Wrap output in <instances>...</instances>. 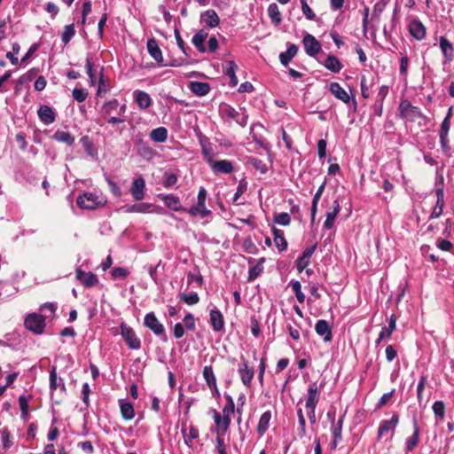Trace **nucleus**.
<instances>
[{"instance_id": "nucleus-38", "label": "nucleus", "mask_w": 454, "mask_h": 454, "mask_svg": "<svg viewBox=\"0 0 454 454\" xmlns=\"http://www.w3.org/2000/svg\"><path fill=\"white\" fill-rule=\"evenodd\" d=\"M265 262V258H260L256 264L252 265L248 270V277L247 280L249 282L254 281L256 279L263 271V263Z\"/></svg>"}, {"instance_id": "nucleus-36", "label": "nucleus", "mask_w": 454, "mask_h": 454, "mask_svg": "<svg viewBox=\"0 0 454 454\" xmlns=\"http://www.w3.org/2000/svg\"><path fill=\"white\" fill-rule=\"evenodd\" d=\"M59 387H61L63 391L66 390L63 380L61 378H58L57 376L56 366H52L50 372V389L51 393L55 391Z\"/></svg>"}, {"instance_id": "nucleus-48", "label": "nucleus", "mask_w": 454, "mask_h": 454, "mask_svg": "<svg viewBox=\"0 0 454 454\" xmlns=\"http://www.w3.org/2000/svg\"><path fill=\"white\" fill-rule=\"evenodd\" d=\"M28 401V398H27L25 395H20L19 397V405L21 411V419L24 421H27L29 419Z\"/></svg>"}, {"instance_id": "nucleus-6", "label": "nucleus", "mask_w": 454, "mask_h": 454, "mask_svg": "<svg viewBox=\"0 0 454 454\" xmlns=\"http://www.w3.org/2000/svg\"><path fill=\"white\" fill-rule=\"evenodd\" d=\"M206 199L207 191L204 187H200L197 197V204L191 207V208L188 210L189 214L192 215H200L201 218L210 215L211 211L206 208Z\"/></svg>"}, {"instance_id": "nucleus-49", "label": "nucleus", "mask_w": 454, "mask_h": 454, "mask_svg": "<svg viewBox=\"0 0 454 454\" xmlns=\"http://www.w3.org/2000/svg\"><path fill=\"white\" fill-rule=\"evenodd\" d=\"M75 35V28L74 24L65 26L64 31L61 35V41L65 45L69 43L73 36Z\"/></svg>"}, {"instance_id": "nucleus-50", "label": "nucleus", "mask_w": 454, "mask_h": 454, "mask_svg": "<svg viewBox=\"0 0 454 454\" xmlns=\"http://www.w3.org/2000/svg\"><path fill=\"white\" fill-rule=\"evenodd\" d=\"M200 145L201 146V153L204 158L207 160V158L212 157L213 152L208 138L206 137H200Z\"/></svg>"}, {"instance_id": "nucleus-18", "label": "nucleus", "mask_w": 454, "mask_h": 454, "mask_svg": "<svg viewBox=\"0 0 454 454\" xmlns=\"http://www.w3.org/2000/svg\"><path fill=\"white\" fill-rule=\"evenodd\" d=\"M209 322L215 332H222L224 329V319L222 312L214 309L209 313Z\"/></svg>"}, {"instance_id": "nucleus-3", "label": "nucleus", "mask_w": 454, "mask_h": 454, "mask_svg": "<svg viewBox=\"0 0 454 454\" xmlns=\"http://www.w3.org/2000/svg\"><path fill=\"white\" fill-rule=\"evenodd\" d=\"M144 325L150 329L155 335L159 336L164 342L168 340L164 325L158 320L153 312L145 315Z\"/></svg>"}, {"instance_id": "nucleus-57", "label": "nucleus", "mask_w": 454, "mask_h": 454, "mask_svg": "<svg viewBox=\"0 0 454 454\" xmlns=\"http://www.w3.org/2000/svg\"><path fill=\"white\" fill-rule=\"evenodd\" d=\"M301 5V11L304 16L309 20H316V14L314 13L313 10L309 6L306 0H300Z\"/></svg>"}, {"instance_id": "nucleus-34", "label": "nucleus", "mask_w": 454, "mask_h": 454, "mask_svg": "<svg viewBox=\"0 0 454 454\" xmlns=\"http://www.w3.org/2000/svg\"><path fill=\"white\" fill-rule=\"evenodd\" d=\"M161 200L164 201L165 205L174 210V211H179L182 209V204L180 202V200L177 196L173 194H168V195H160Z\"/></svg>"}, {"instance_id": "nucleus-62", "label": "nucleus", "mask_w": 454, "mask_h": 454, "mask_svg": "<svg viewBox=\"0 0 454 454\" xmlns=\"http://www.w3.org/2000/svg\"><path fill=\"white\" fill-rule=\"evenodd\" d=\"M242 247L245 252H247L248 254H255L258 251L257 247L250 239H246L243 241Z\"/></svg>"}, {"instance_id": "nucleus-56", "label": "nucleus", "mask_w": 454, "mask_h": 454, "mask_svg": "<svg viewBox=\"0 0 454 454\" xmlns=\"http://www.w3.org/2000/svg\"><path fill=\"white\" fill-rule=\"evenodd\" d=\"M433 411L435 417L443 419L445 415V404L442 401H436L433 404Z\"/></svg>"}, {"instance_id": "nucleus-14", "label": "nucleus", "mask_w": 454, "mask_h": 454, "mask_svg": "<svg viewBox=\"0 0 454 454\" xmlns=\"http://www.w3.org/2000/svg\"><path fill=\"white\" fill-rule=\"evenodd\" d=\"M319 402V392L316 382L309 384L307 395H306V403L305 407L308 410H313V408H317V405Z\"/></svg>"}, {"instance_id": "nucleus-32", "label": "nucleus", "mask_w": 454, "mask_h": 454, "mask_svg": "<svg viewBox=\"0 0 454 454\" xmlns=\"http://www.w3.org/2000/svg\"><path fill=\"white\" fill-rule=\"evenodd\" d=\"M324 66L326 69L335 74L339 73L343 67L340 59L333 55H328L326 57Z\"/></svg>"}, {"instance_id": "nucleus-17", "label": "nucleus", "mask_w": 454, "mask_h": 454, "mask_svg": "<svg viewBox=\"0 0 454 454\" xmlns=\"http://www.w3.org/2000/svg\"><path fill=\"white\" fill-rule=\"evenodd\" d=\"M316 333L323 337L325 342L331 341L333 339L332 327L326 320L320 319L315 325Z\"/></svg>"}, {"instance_id": "nucleus-61", "label": "nucleus", "mask_w": 454, "mask_h": 454, "mask_svg": "<svg viewBox=\"0 0 454 454\" xmlns=\"http://www.w3.org/2000/svg\"><path fill=\"white\" fill-rule=\"evenodd\" d=\"M72 94L74 98L79 103L85 101L88 97V91L85 89L74 88L72 91Z\"/></svg>"}, {"instance_id": "nucleus-12", "label": "nucleus", "mask_w": 454, "mask_h": 454, "mask_svg": "<svg viewBox=\"0 0 454 454\" xmlns=\"http://www.w3.org/2000/svg\"><path fill=\"white\" fill-rule=\"evenodd\" d=\"M238 371L242 383L249 387L254 376V370L249 366L248 362L243 356H241V364Z\"/></svg>"}, {"instance_id": "nucleus-7", "label": "nucleus", "mask_w": 454, "mask_h": 454, "mask_svg": "<svg viewBox=\"0 0 454 454\" xmlns=\"http://www.w3.org/2000/svg\"><path fill=\"white\" fill-rule=\"evenodd\" d=\"M121 335L124 339L126 344L130 349H139L141 347V340L137 336L134 330L126 323H121L120 325Z\"/></svg>"}, {"instance_id": "nucleus-19", "label": "nucleus", "mask_w": 454, "mask_h": 454, "mask_svg": "<svg viewBox=\"0 0 454 454\" xmlns=\"http://www.w3.org/2000/svg\"><path fill=\"white\" fill-rule=\"evenodd\" d=\"M214 420L218 430V434L223 435L231 425L230 416L224 414L221 416L219 412L214 411Z\"/></svg>"}, {"instance_id": "nucleus-8", "label": "nucleus", "mask_w": 454, "mask_h": 454, "mask_svg": "<svg viewBox=\"0 0 454 454\" xmlns=\"http://www.w3.org/2000/svg\"><path fill=\"white\" fill-rule=\"evenodd\" d=\"M399 423V416L394 413L390 419H384L380 423L378 428V440H380L386 434L390 433V439H392L395 430Z\"/></svg>"}, {"instance_id": "nucleus-64", "label": "nucleus", "mask_w": 454, "mask_h": 454, "mask_svg": "<svg viewBox=\"0 0 454 454\" xmlns=\"http://www.w3.org/2000/svg\"><path fill=\"white\" fill-rule=\"evenodd\" d=\"M290 215L287 213H280L275 215L274 222L279 225H288L290 223Z\"/></svg>"}, {"instance_id": "nucleus-58", "label": "nucleus", "mask_w": 454, "mask_h": 454, "mask_svg": "<svg viewBox=\"0 0 454 454\" xmlns=\"http://www.w3.org/2000/svg\"><path fill=\"white\" fill-rule=\"evenodd\" d=\"M247 183L245 179L239 181V184L237 187V191L232 198V202L236 204H239L238 202L239 197L247 191Z\"/></svg>"}, {"instance_id": "nucleus-11", "label": "nucleus", "mask_w": 454, "mask_h": 454, "mask_svg": "<svg viewBox=\"0 0 454 454\" xmlns=\"http://www.w3.org/2000/svg\"><path fill=\"white\" fill-rule=\"evenodd\" d=\"M306 53L309 57H315L322 50L320 43L310 34H306L302 39Z\"/></svg>"}, {"instance_id": "nucleus-30", "label": "nucleus", "mask_w": 454, "mask_h": 454, "mask_svg": "<svg viewBox=\"0 0 454 454\" xmlns=\"http://www.w3.org/2000/svg\"><path fill=\"white\" fill-rule=\"evenodd\" d=\"M330 91L335 98L342 102L346 104L350 102L349 95L338 82H332L330 84Z\"/></svg>"}, {"instance_id": "nucleus-53", "label": "nucleus", "mask_w": 454, "mask_h": 454, "mask_svg": "<svg viewBox=\"0 0 454 454\" xmlns=\"http://www.w3.org/2000/svg\"><path fill=\"white\" fill-rule=\"evenodd\" d=\"M180 300L188 305H194L200 301V297L197 293L181 294Z\"/></svg>"}, {"instance_id": "nucleus-15", "label": "nucleus", "mask_w": 454, "mask_h": 454, "mask_svg": "<svg viewBox=\"0 0 454 454\" xmlns=\"http://www.w3.org/2000/svg\"><path fill=\"white\" fill-rule=\"evenodd\" d=\"M409 32L411 36L420 41L426 37V27L419 19H413L409 24Z\"/></svg>"}, {"instance_id": "nucleus-31", "label": "nucleus", "mask_w": 454, "mask_h": 454, "mask_svg": "<svg viewBox=\"0 0 454 454\" xmlns=\"http://www.w3.org/2000/svg\"><path fill=\"white\" fill-rule=\"evenodd\" d=\"M440 48L448 61H451L454 56V47L452 43L444 36L440 37Z\"/></svg>"}, {"instance_id": "nucleus-9", "label": "nucleus", "mask_w": 454, "mask_h": 454, "mask_svg": "<svg viewBox=\"0 0 454 454\" xmlns=\"http://www.w3.org/2000/svg\"><path fill=\"white\" fill-rule=\"evenodd\" d=\"M207 163L215 174H230L233 171V165L228 160H215L213 157H209Z\"/></svg>"}, {"instance_id": "nucleus-59", "label": "nucleus", "mask_w": 454, "mask_h": 454, "mask_svg": "<svg viewBox=\"0 0 454 454\" xmlns=\"http://www.w3.org/2000/svg\"><path fill=\"white\" fill-rule=\"evenodd\" d=\"M387 4V2H384L383 0H380L378 3H376L373 7L372 19L379 20Z\"/></svg>"}, {"instance_id": "nucleus-27", "label": "nucleus", "mask_w": 454, "mask_h": 454, "mask_svg": "<svg viewBox=\"0 0 454 454\" xmlns=\"http://www.w3.org/2000/svg\"><path fill=\"white\" fill-rule=\"evenodd\" d=\"M436 203L431 214V218H436L442 213L444 206V191L443 188H437L435 190Z\"/></svg>"}, {"instance_id": "nucleus-63", "label": "nucleus", "mask_w": 454, "mask_h": 454, "mask_svg": "<svg viewBox=\"0 0 454 454\" xmlns=\"http://www.w3.org/2000/svg\"><path fill=\"white\" fill-rule=\"evenodd\" d=\"M224 74L231 77L235 75L236 70L238 69V66L233 60L226 61L223 65Z\"/></svg>"}, {"instance_id": "nucleus-47", "label": "nucleus", "mask_w": 454, "mask_h": 454, "mask_svg": "<svg viewBox=\"0 0 454 454\" xmlns=\"http://www.w3.org/2000/svg\"><path fill=\"white\" fill-rule=\"evenodd\" d=\"M289 286L292 287L297 301L303 303L305 301V294L301 291V283L298 280H291Z\"/></svg>"}, {"instance_id": "nucleus-10", "label": "nucleus", "mask_w": 454, "mask_h": 454, "mask_svg": "<svg viewBox=\"0 0 454 454\" xmlns=\"http://www.w3.org/2000/svg\"><path fill=\"white\" fill-rule=\"evenodd\" d=\"M76 279L85 287L90 288L98 283V278L91 271H84L81 268L75 270Z\"/></svg>"}, {"instance_id": "nucleus-26", "label": "nucleus", "mask_w": 454, "mask_h": 454, "mask_svg": "<svg viewBox=\"0 0 454 454\" xmlns=\"http://www.w3.org/2000/svg\"><path fill=\"white\" fill-rule=\"evenodd\" d=\"M340 212V204L338 200H333L331 208L325 213L326 219L323 227H333L335 218Z\"/></svg>"}, {"instance_id": "nucleus-35", "label": "nucleus", "mask_w": 454, "mask_h": 454, "mask_svg": "<svg viewBox=\"0 0 454 454\" xmlns=\"http://www.w3.org/2000/svg\"><path fill=\"white\" fill-rule=\"evenodd\" d=\"M271 419V412L267 411L260 417L256 431L260 436H262L269 429L270 421Z\"/></svg>"}, {"instance_id": "nucleus-20", "label": "nucleus", "mask_w": 454, "mask_h": 454, "mask_svg": "<svg viewBox=\"0 0 454 454\" xmlns=\"http://www.w3.org/2000/svg\"><path fill=\"white\" fill-rule=\"evenodd\" d=\"M133 97L136 103L137 104V106L141 110L149 108L153 104V99L145 91L137 90L133 92Z\"/></svg>"}, {"instance_id": "nucleus-54", "label": "nucleus", "mask_w": 454, "mask_h": 454, "mask_svg": "<svg viewBox=\"0 0 454 454\" xmlns=\"http://www.w3.org/2000/svg\"><path fill=\"white\" fill-rule=\"evenodd\" d=\"M177 176L174 173L165 172L162 184L165 188L174 186L177 182Z\"/></svg>"}, {"instance_id": "nucleus-21", "label": "nucleus", "mask_w": 454, "mask_h": 454, "mask_svg": "<svg viewBox=\"0 0 454 454\" xmlns=\"http://www.w3.org/2000/svg\"><path fill=\"white\" fill-rule=\"evenodd\" d=\"M145 187V181L142 176H139V177L134 179L131 188H130V193L136 200H141L144 199Z\"/></svg>"}, {"instance_id": "nucleus-28", "label": "nucleus", "mask_w": 454, "mask_h": 454, "mask_svg": "<svg viewBox=\"0 0 454 454\" xmlns=\"http://www.w3.org/2000/svg\"><path fill=\"white\" fill-rule=\"evenodd\" d=\"M201 21L206 23L209 27H215L220 23V19L215 10H207L201 13Z\"/></svg>"}, {"instance_id": "nucleus-2", "label": "nucleus", "mask_w": 454, "mask_h": 454, "mask_svg": "<svg viewBox=\"0 0 454 454\" xmlns=\"http://www.w3.org/2000/svg\"><path fill=\"white\" fill-rule=\"evenodd\" d=\"M45 318L39 313H30L25 318V327L35 334H42L46 326Z\"/></svg>"}, {"instance_id": "nucleus-52", "label": "nucleus", "mask_w": 454, "mask_h": 454, "mask_svg": "<svg viewBox=\"0 0 454 454\" xmlns=\"http://www.w3.org/2000/svg\"><path fill=\"white\" fill-rule=\"evenodd\" d=\"M297 417H298V423H299L298 434L301 437H303L306 434V419L304 418L303 411H302L301 408H299L297 410Z\"/></svg>"}, {"instance_id": "nucleus-1", "label": "nucleus", "mask_w": 454, "mask_h": 454, "mask_svg": "<svg viewBox=\"0 0 454 454\" xmlns=\"http://www.w3.org/2000/svg\"><path fill=\"white\" fill-rule=\"evenodd\" d=\"M106 202V200L102 197L89 192L80 195L76 200V204L79 207L89 210H93L104 206Z\"/></svg>"}, {"instance_id": "nucleus-39", "label": "nucleus", "mask_w": 454, "mask_h": 454, "mask_svg": "<svg viewBox=\"0 0 454 454\" xmlns=\"http://www.w3.org/2000/svg\"><path fill=\"white\" fill-rule=\"evenodd\" d=\"M274 234V243L277 248L281 252L286 249L287 242L284 237L282 229H271Z\"/></svg>"}, {"instance_id": "nucleus-25", "label": "nucleus", "mask_w": 454, "mask_h": 454, "mask_svg": "<svg viewBox=\"0 0 454 454\" xmlns=\"http://www.w3.org/2000/svg\"><path fill=\"white\" fill-rule=\"evenodd\" d=\"M190 90L198 97H203L209 93L210 85L203 82H191L189 84Z\"/></svg>"}, {"instance_id": "nucleus-22", "label": "nucleus", "mask_w": 454, "mask_h": 454, "mask_svg": "<svg viewBox=\"0 0 454 454\" xmlns=\"http://www.w3.org/2000/svg\"><path fill=\"white\" fill-rule=\"evenodd\" d=\"M37 114L39 119L46 125L53 123L56 120V113L51 107L46 105H43L39 107Z\"/></svg>"}, {"instance_id": "nucleus-44", "label": "nucleus", "mask_w": 454, "mask_h": 454, "mask_svg": "<svg viewBox=\"0 0 454 454\" xmlns=\"http://www.w3.org/2000/svg\"><path fill=\"white\" fill-rule=\"evenodd\" d=\"M332 434L333 436V445L336 446L337 442L341 440L342 419H340L337 424H334V416L332 418Z\"/></svg>"}, {"instance_id": "nucleus-29", "label": "nucleus", "mask_w": 454, "mask_h": 454, "mask_svg": "<svg viewBox=\"0 0 454 454\" xmlns=\"http://www.w3.org/2000/svg\"><path fill=\"white\" fill-rule=\"evenodd\" d=\"M121 414L125 420H130L135 416L134 406L130 402L124 399L119 400Z\"/></svg>"}, {"instance_id": "nucleus-33", "label": "nucleus", "mask_w": 454, "mask_h": 454, "mask_svg": "<svg viewBox=\"0 0 454 454\" xmlns=\"http://www.w3.org/2000/svg\"><path fill=\"white\" fill-rule=\"evenodd\" d=\"M207 36H208V33L206 32L204 29H200L192 37V43L197 48V50L201 53H204L207 51V49L204 45V41L206 40V38Z\"/></svg>"}, {"instance_id": "nucleus-55", "label": "nucleus", "mask_w": 454, "mask_h": 454, "mask_svg": "<svg viewBox=\"0 0 454 454\" xmlns=\"http://www.w3.org/2000/svg\"><path fill=\"white\" fill-rule=\"evenodd\" d=\"M224 397H225L227 403L223 409V414L230 416V414H232L235 412V403H234L232 397L230 395L225 394Z\"/></svg>"}, {"instance_id": "nucleus-4", "label": "nucleus", "mask_w": 454, "mask_h": 454, "mask_svg": "<svg viewBox=\"0 0 454 454\" xmlns=\"http://www.w3.org/2000/svg\"><path fill=\"white\" fill-rule=\"evenodd\" d=\"M402 118L409 121H415L419 118H424L420 109L411 105L409 100H402L398 107Z\"/></svg>"}, {"instance_id": "nucleus-43", "label": "nucleus", "mask_w": 454, "mask_h": 454, "mask_svg": "<svg viewBox=\"0 0 454 454\" xmlns=\"http://www.w3.org/2000/svg\"><path fill=\"white\" fill-rule=\"evenodd\" d=\"M268 14L275 25H278L282 21V16L277 4L272 3L269 5Z\"/></svg>"}, {"instance_id": "nucleus-23", "label": "nucleus", "mask_w": 454, "mask_h": 454, "mask_svg": "<svg viewBox=\"0 0 454 454\" xmlns=\"http://www.w3.org/2000/svg\"><path fill=\"white\" fill-rule=\"evenodd\" d=\"M181 434L184 438V443L189 447H192V441L197 439L200 435L198 428L191 425L187 430L184 425L182 426Z\"/></svg>"}, {"instance_id": "nucleus-41", "label": "nucleus", "mask_w": 454, "mask_h": 454, "mask_svg": "<svg viewBox=\"0 0 454 454\" xmlns=\"http://www.w3.org/2000/svg\"><path fill=\"white\" fill-rule=\"evenodd\" d=\"M203 378L209 388H215L216 378L212 366L208 365L203 368Z\"/></svg>"}, {"instance_id": "nucleus-51", "label": "nucleus", "mask_w": 454, "mask_h": 454, "mask_svg": "<svg viewBox=\"0 0 454 454\" xmlns=\"http://www.w3.org/2000/svg\"><path fill=\"white\" fill-rule=\"evenodd\" d=\"M220 113L223 116L235 120L239 117V114L230 105L225 104L221 106Z\"/></svg>"}, {"instance_id": "nucleus-37", "label": "nucleus", "mask_w": 454, "mask_h": 454, "mask_svg": "<svg viewBox=\"0 0 454 454\" xmlns=\"http://www.w3.org/2000/svg\"><path fill=\"white\" fill-rule=\"evenodd\" d=\"M51 138L58 142L65 143L69 146L74 145V139H75L74 137L72 136L70 132L60 130V129H58L52 135Z\"/></svg>"}, {"instance_id": "nucleus-24", "label": "nucleus", "mask_w": 454, "mask_h": 454, "mask_svg": "<svg viewBox=\"0 0 454 454\" xmlns=\"http://www.w3.org/2000/svg\"><path fill=\"white\" fill-rule=\"evenodd\" d=\"M286 46V51L279 54L280 63L284 67H286L289 64V62L297 54L299 51L298 46L294 43H287Z\"/></svg>"}, {"instance_id": "nucleus-46", "label": "nucleus", "mask_w": 454, "mask_h": 454, "mask_svg": "<svg viewBox=\"0 0 454 454\" xmlns=\"http://www.w3.org/2000/svg\"><path fill=\"white\" fill-rule=\"evenodd\" d=\"M94 60L91 53H88L86 58V72L90 79V82L91 85H94L96 82V76L93 72Z\"/></svg>"}, {"instance_id": "nucleus-60", "label": "nucleus", "mask_w": 454, "mask_h": 454, "mask_svg": "<svg viewBox=\"0 0 454 454\" xmlns=\"http://www.w3.org/2000/svg\"><path fill=\"white\" fill-rule=\"evenodd\" d=\"M35 73H36L35 69H31L28 72H27L26 74H22L18 79L17 85H24V84L30 82L34 79Z\"/></svg>"}, {"instance_id": "nucleus-5", "label": "nucleus", "mask_w": 454, "mask_h": 454, "mask_svg": "<svg viewBox=\"0 0 454 454\" xmlns=\"http://www.w3.org/2000/svg\"><path fill=\"white\" fill-rule=\"evenodd\" d=\"M127 106L125 104L120 105L116 98H113L107 102H105L101 106V115L104 118H108L116 114L120 116H124Z\"/></svg>"}, {"instance_id": "nucleus-45", "label": "nucleus", "mask_w": 454, "mask_h": 454, "mask_svg": "<svg viewBox=\"0 0 454 454\" xmlns=\"http://www.w3.org/2000/svg\"><path fill=\"white\" fill-rule=\"evenodd\" d=\"M326 182L325 181L317 189V192L315 193L313 200H312V205H311V218L312 221L315 219V215L317 213V203L322 196V193L325 191Z\"/></svg>"}, {"instance_id": "nucleus-42", "label": "nucleus", "mask_w": 454, "mask_h": 454, "mask_svg": "<svg viewBox=\"0 0 454 454\" xmlns=\"http://www.w3.org/2000/svg\"><path fill=\"white\" fill-rule=\"evenodd\" d=\"M80 143L82 144L88 155L93 157L97 154V149L95 148L94 144L89 136H82L80 138Z\"/></svg>"}, {"instance_id": "nucleus-13", "label": "nucleus", "mask_w": 454, "mask_h": 454, "mask_svg": "<svg viewBox=\"0 0 454 454\" xmlns=\"http://www.w3.org/2000/svg\"><path fill=\"white\" fill-rule=\"evenodd\" d=\"M147 51L151 57L161 67L168 66L164 63L161 50L160 49L157 41L154 38L148 39L146 43Z\"/></svg>"}, {"instance_id": "nucleus-16", "label": "nucleus", "mask_w": 454, "mask_h": 454, "mask_svg": "<svg viewBox=\"0 0 454 454\" xmlns=\"http://www.w3.org/2000/svg\"><path fill=\"white\" fill-rule=\"evenodd\" d=\"M413 434L407 438L405 442V452L412 451L419 444V427L417 419H413Z\"/></svg>"}, {"instance_id": "nucleus-40", "label": "nucleus", "mask_w": 454, "mask_h": 454, "mask_svg": "<svg viewBox=\"0 0 454 454\" xmlns=\"http://www.w3.org/2000/svg\"><path fill=\"white\" fill-rule=\"evenodd\" d=\"M150 137L154 142L163 143L168 138V130L165 127L156 128L151 131Z\"/></svg>"}]
</instances>
